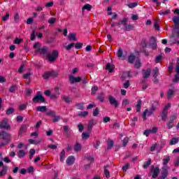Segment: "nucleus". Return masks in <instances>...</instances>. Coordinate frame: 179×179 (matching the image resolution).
<instances>
[{
  "label": "nucleus",
  "mask_w": 179,
  "mask_h": 179,
  "mask_svg": "<svg viewBox=\"0 0 179 179\" xmlns=\"http://www.w3.org/2000/svg\"><path fill=\"white\" fill-rule=\"evenodd\" d=\"M157 106H159V102H155V105H152L151 108H150L149 109H145L143 113V120H148V118H146L147 117H150V115H152L153 114V113H155L157 110Z\"/></svg>",
  "instance_id": "nucleus-2"
},
{
  "label": "nucleus",
  "mask_w": 179,
  "mask_h": 179,
  "mask_svg": "<svg viewBox=\"0 0 179 179\" xmlns=\"http://www.w3.org/2000/svg\"><path fill=\"white\" fill-rule=\"evenodd\" d=\"M17 156L20 157V159L24 157V156H26V151H24V150H20L17 152Z\"/></svg>",
  "instance_id": "nucleus-22"
},
{
  "label": "nucleus",
  "mask_w": 179,
  "mask_h": 179,
  "mask_svg": "<svg viewBox=\"0 0 179 179\" xmlns=\"http://www.w3.org/2000/svg\"><path fill=\"white\" fill-rule=\"evenodd\" d=\"M32 101L35 104H37V103H45V98L43 96V94H41V92H38L33 98Z\"/></svg>",
  "instance_id": "nucleus-4"
},
{
  "label": "nucleus",
  "mask_w": 179,
  "mask_h": 179,
  "mask_svg": "<svg viewBox=\"0 0 179 179\" xmlns=\"http://www.w3.org/2000/svg\"><path fill=\"white\" fill-rule=\"evenodd\" d=\"M128 61H129V64H134V61H135V55H134V54H131L129 56Z\"/></svg>",
  "instance_id": "nucleus-33"
},
{
  "label": "nucleus",
  "mask_w": 179,
  "mask_h": 179,
  "mask_svg": "<svg viewBox=\"0 0 179 179\" xmlns=\"http://www.w3.org/2000/svg\"><path fill=\"white\" fill-rule=\"evenodd\" d=\"M83 139H89L90 138V134L89 133H83Z\"/></svg>",
  "instance_id": "nucleus-50"
},
{
  "label": "nucleus",
  "mask_w": 179,
  "mask_h": 179,
  "mask_svg": "<svg viewBox=\"0 0 179 179\" xmlns=\"http://www.w3.org/2000/svg\"><path fill=\"white\" fill-rule=\"evenodd\" d=\"M69 80L71 85H73V83H79V82H82V77H75L72 75H70L69 76Z\"/></svg>",
  "instance_id": "nucleus-7"
},
{
  "label": "nucleus",
  "mask_w": 179,
  "mask_h": 179,
  "mask_svg": "<svg viewBox=\"0 0 179 179\" xmlns=\"http://www.w3.org/2000/svg\"><path fill=\"white\" fill-rule=\"evenodd\" d=\"M153 78H157L159 76V69L157 67H155L153 70Z\"/></svg>",
  "instance_id": "nucleus-32"
},
{
  "label": "nucleus",
  "mask_w": 179,
  "mask_h": 179,
  "mask_svg": "<svg viewBox=\"0 0 179 179\" xmlns=\"http://www.w3.org/2000/svg\"><path fill=\"white\" fill-rule=\"evenodd\" d=\"M73 47H75V43H70L69 45L67 46H64L65 50H66L67 51H69Z\"/></svg>",
  "instance_id": "nucleus-40"
},
{
  "label": "nucleus",
  "mask_w": 179,
  "mask_h": 179,
  "mask_svg": "<svg viewBox=\"0 0 179 179\" xmlns=\"http://www.w3.org/2000/svg\"><path fill=\"white\" fill-rule=\"evenodd\" d=\"M127 6L130 8H136V6H138V3L136 2H134V3H130L127 5Z\"/></svg>",
  "instance_id": "nucleus-47"
},
{
  "label": "nucleus",
  "mask_w": 179,
  "mask_h": 179,
  "mask_svg": "<svg viewBox=\"0 0 179 179\" xmlns=\"http://www.w3.org/2000/svg\"><path fill=\"white\" fill-rule=\"evenodd\" d=\"M76 107L78 110H85V106H83V103H78L76 105Z\"/></svg>",
  "instance_id": "nucleus-56"
},
{
  "label": "nucleus",
  "mask_w": 179,
  "mask_h": 179,
  "mask_svg": "<svg viewBox=\"0 0 179 179\" xmlns=\"http://www.w3.org/2000/svg\"><path fill=\"white\" fill-rule=\"evenodd\" d=\"M108 100L110 104H111V106H114L115 108H117V107H118V106L120 105V103H118V101H117V99L113 96H109Z\"/></svg>",
  "instance_id": "nucleus-8"
},
{
  "label": "nucleus",
  "mask_w": 179,
  "mask_h": 179,
  "mask_svg": "<svg viewBox=\"0 0 179 179\" xmlns=\"http://www.w3.org/2000/svg\"><path fill=\"white\" fill-rule=\"evenodd\" d=\"M8 173V166H3V169L0 171V177L5 176Z\"/></svg>",
  "instance_id": "nucleus-27"
},
{
  "label": "nucleus",
  "mask_w": 179,
  "mask_h": 179,
  "mask_svg": "<svg viewBox=\"0 0 179 179\" xmlns=\"http://www.w3.org/2000/svg\"><path fill=\"white\" fill-rule=\"evenodd\" d=\"M77 115L78 117H82L83 118H85V117H87L89 115V112L88 111L79 112Z\"/></svg>",
  "instance_id": "nucleus-21"
},
{
  "label": "nucleus",
  "mask_w": 179,
  "mask_h": 179,
  "mask_svg": "<svg viewBox=\"0 0 179 179\" xmlns=\"http://www.w3.org/2000/svg\"><path fill=\"white\" fill-rule=\"evenodd\" d=\"M150 44L152 50H156V48H157V44H156V38L155 37L150 38Z\"/></svg>",
  "instance_id": "nucleus-11"
},
{
  "label": "nucleus",
  "mask_w": 179,
  "mask_h": 179,
  "mask_svg": "<svg viewBox=\"0 0 179 179\" xmlns=\"http://www.w3.org/2000/svg\"><path fill=\"white\" fill-rule=\"evenodd\" d=\"M73 163H75V157L73 156L69 157L66 160V164L68 166H72Z\"/></svg>",
  "instance_id": "nucleus-12"
},
{
  "label": "nucleus",
  "mask_w": 179,
  "mask_h": 179,
  "mask_svg": "<svg viewBox=\"0 0 179 179\" xmlns=\"http://www.w3.org/2000/svg\"><path fill=\"white\" fill-rule=\"evenodd\" d=\"M179 138L178 137L173 138L170 141V145H176L178 143Z\"/></svg>",
  "instance_id": "nucleus-34"
},
{
  "label": "nucleus",
  "mask_w": 179,
  "mask_h": 179,
  "mask_svg": "<svg viewBox=\"0 0 179 179\" xmlns=\"http://www.w3.org/2000/svg\"><path fill=\"white\" fill-rule=\"evenodd\" d=\"M167 114H169V111L166 110H162L161 113V118L162 121H166L167 120Z\"/></svg>",
  "instance_id": "nucleus-15"
},
{
  "label": "nucleus",
  "mask_w": 179,
  "mask_h": 179,
  "mask_svg": "<svg viewBox=\"0 0 179 179\" xmlns=\"http://www.w3.org/2000/svg\"><path fill=\"white\" fill-rule=\"evenodd\" d=\"M59 53L57 50H53L51 54L48 55V59L50 62H52L58 58Z\"/></svg>",
  "instance_id": "nucleus-6"
},
{
  "label": "nucleus",
  "mask_w": 179,
  "mask_h": 179,
  "mask_svg": "<svg viewBox=\"0 0 179 179\" xmlns=\"http://www.w3.org/2000/svg\"><path fill=\"white\" fill-rule=\"evenodd\" d=\"M114 68H115L114 64H111L110 63H108L106 64V69L111 73L114 70Z\"/></svg>",
  "instance_id": "nucleus-19"
},
{
  "label": "nucleus",
  "mask_w": 179,
  "mask_h": 179,
  "mask_svg": "<svg viewBox=\"0 0 179 179\" xmlns=\"http://www.w3.org/2000/svg\"><path fill=\"white\" fill-rule=\"evenodd\" d=\"M173 82H174L175 83L179 82V74L175 75Z\"/></svg>",
  "instance_id": "nucleus-63"
},
{
  "label": "nucleus",
  "mask_w": 179,
  "mask_h": 179,
  "mask_svg": "<svg viewBox=\"0 0 179 179\" xmlns=\"http://www.w3.org/2000/svg\"><path fill=\"white\" fill-rule=\"evenodd\" d=\"M13 113H15V108H8L6 111L7 115H10V114H13Z\"/></svg>",
  "instance_id": "nucleus-39"
},
{
  "label": "nucleus",
  "mask_w": 179,
  "mask_h": 179,
  "mask_svg": "<svg viewBox=\"0 0 179 179\" xmlns=\"http://www.w3.org/2000/svg\"><path fill=\"white\" fill-rule=\"evenodd\" d=\"M36 111H39L40 113H45L47 111V106H39L36 107Z\"/></svg>",
  "instance_id": "nucleus-14"
},
{
  "label": "nucleus",
  "mask_w": 179,
  "mask_h": 179,
  "mask_svg": "<svg viewBox=\"0 0 179 179\" xmlns=\"http://www.w3.org/2000/svg\"><path fill=\"white\" fill-rule=\"evenodd\" d=\"M0 128L1 129H10V125L8 124V120L4 119L1 121Z\"/></svg>",
  "instance_id": "nucleus-9"
},
{
  "label": "nucleus",
  "mask_w": 179,
  "mask_h": 179,
  "mask_svg": "<svg viewBox=\"0 0 179 179\" xmlns=\"http://www.w3.org/2000/svg\"><path fill=\"white\" fill-rule=\"evenodd\" d=\"M141 106H142V101L138 100L137 102V105L136 106V110L137 113H139V111H141Z\"/></svg>",
  "instance_id": "nucleus-28"
},
{
  "label": "nucleus",
  "mask_w": 179,
  "mask_h": 179,
  "mask_svg": "<svg viewBox=\"0 0 179 179\" xmlns=\"http://www.w3.org/2000/svg\"><path fill=\"white\" fill-rule=\"evenodd\" d=\"M169 167H167L166 166H163L162 168V176L159 179H166L167 178V176H169Z\"/></svg>",
  "instance_id": "nucleus-10"
},
{
  "label": "nucleus",
  "mask_w": 179,
  "mask_h": 179,
  "mask_svg": "<svg viewBox=\"0 0 179 179\" xmlns=\"http://www.w3.org/2000/svg\"><path fill=\"white\" fill-rule=\"evenodd\" d=\"M46 115H50L51 117H55V111L54 110H49L46 113Z\"/></svg>",
  "instance_id": "nucleus-57"
},
{
  "label": "nucleus",
  "mask_w": 179,
  "mask_h": 179,
  "mask_svg": "<svg viewBox=\"0 0 179 179\" xmlns=\"http://www.w3.org/2000/svg\"><path fill=\"white\" fill-rule=\"evenodd\" d=\"M171 13V11L170 10H166L164 12L159 13V15H170Z\"/></svg>",
  "instance_id": "nucleus-62"
},
{
  "label": "nucleus",
  "mask_w": 179,
  "mask_h": 179,
  "mask_svg": "<svg viewBox=\"0 0 179 179\" xmlns=\"http://www.w3.org/2000/svg\"><path fill=\"white\" fill-rule=\"evenodd\" d=\"M160 173V169L159 167H156L154 169L153 174H152V178H157V176H159Z\"/></svg>",
  "instance_id": "nucleus-16"
},
{
  "label": "nucleus",
  "mask_w": 179,
  "mask_h": 179,
  "mask_svg": "<svg viewBox=\"0 0 179 179\" xmlns=\"http://www.w3.org/2000/svg\"><path fill=\"white\" fill-rule=\"evenodd\" d=\"M124 29L127 31H129L131 30H134V25L132 24H124Z\"/></svg>",
  "instance_id": "nucleus-30"
},
{
  "label": "nucleus",
  "mask_w": 179,
  "mask_h": 179,
  "mask_svg": "<svg viewBox=\"0 0 179 179\" xmlns=\"http://www.w3.org/2000/svg\"><path fill=\"white\" fill-rule=\"evenodd\" d=\"M97 90H99V87L97 86H94L92 88V94H96L97 92Z\"/></svg>",
  "instance_id": "nucleus-55"
},
{
  "label": "nucleus",
  "mask_w": 179,
  "mask_h": 179,
  "mask_svg": "<svg viewBox=\"0 0 179 179\" xmlns=\"http://www.w3.org/2000/svg\"><path fill=\"white\" fill-rule=\"evenodd\" d=\"M48 22L50 24H54V23L57 22V18L51 17L48 20Z\"/></svg>",
  "instance_id": "nucleus-49"
},
{
  "label": "nucleus",
  "mask_w": 179,
  "mask_h": 179,
  "mask_svg": "<svg viewBox=\"0 0 179 179\" xmlns=\"http://www.w3.org/2000/svg\"><path fill=\"white\" fill-rule=\"evenodd\" d=\"M27 131V126L25 124L21 126L19 131V135H22V134H25V132Z\"/></svg>",
  "instance_id": "nucleus-17"
},
{
  "label": "nucleus",
  "mask_w": 179,
  "mask_h": 179,
  "mask_svg": "<svg viewBox=\"0 0 179 179\" xmlns=\"http://www.w3.org/2000/svg\"><path fill=\"white\" fill-rule=\"evenodd\" d=\"M150 134H152V130H150V129L145 130L143 132V135H145V136H149V135H150Z\"/></svg>",
  "instance_id": "nucleus-58"
},
{
  "label": "nucleus",
  "mask_w": 179,
  "mask_h": 179,
  "mask_svg": "<svg viewBox=\"0 0 179 179\" xmlns=\"http://www.w3.org/2000/svg\"><path fill=\"white\" fill-rule=\"evenodd\" d=\"M134 66L137 69L141 68V60L139 59H136Z\"/></svg>",
  "instance_id": "nucleus-41"
},
{
  "label": "nucleus",
  "mask_w": 179,
  "mask_h": 179,
  "mask_svg": "<svg viewBox=\"0 0 179 179\" xmlns=\"http://www.w3.org/2000/svg\"><path fill=\"white\" fill-rule=\"evenodd\" d=\"M99 110L98 108H96L95 110L93 112V116L94 117H97L99 115Z\"/></svg>",
  "instance_id": "nucleus-61"
},
{
  "label": "nucleus",
  "mask_w": 179,
  "mask_h": 179,
  "mask_svg": "<svg viewBox=\"0 0 179 179\" xmlns=\"http://www.w3.org/2000/svg\"><path fill=\"white\" fill-rule=\"evenodd\" d=\"M113 146H114V141H113V140H109L108 141V150L111 149V148H113Z\"/></svg>",
  "instance_id": "nucleus-36"
},
{
  "label": "nucleus",
  "mask_w": 179,
  "mask_h": 179,
  "mask_svg": "<svg viewBox=\"0 0 179 179\" xmlns=\"http://www.w3.org/2000/svg\"><path fill=\"white\" fill-rule=\"evenodd\" d=\"M84 10H92V5L90 4H85L83 7V12Z\"/></svg>",
  "instance_id": "nucleus-31"
},
{
  "label": "nucleus",
  "mask_w": 179,
  "mask_h": 179,
  "mask_svg": "<svg viewBox=\"0 0 179 179\" xmlns=\"http://www.w3.org/2000/svg\"><path fill=\"white\" fill-rule=\"evenodd\" d=\"M51 77L50 75V71L45 72L43 75V79H48V78Z\"/></svg>",
  "instance_id": "nucleus-60"
},
{
  "label": "nucleus",
  "mask_w": 179,
  "mask_h": 179,
  "mask_svg": "<svg viewBox=\"0 0 179 179\" xmlns=\"http://www.w3.org/2000/svg\"><path fill=\"white\" fill-rule=\"evenodd\" d=\"M0 138L1 139H3V141H5V143L3 145H7V143H9V142L12 141V136L6 131H1L0 133Z\"/></svg>",
  "instance_id": "nucleus-5"
},
{
  "label": "nucleus",
  "mask_w": 179,
  "mask_h": 179,
  "mask_svg": "<svg viewBox=\"0 0 179 179\" xmlns=\"http://www.w3.org/2000/svg\"><path fill=\"white\" fill-rule=\"evenodd\" d=\"M82 47H83V43H77L75 45V48H76V50H80Z\"/></svg>",
  "instance_id": "nucleus-48"
},
{
  "label": "nucleus",
  "mask_w": 179,
  "mask_h": 179,
  "mask_svg": "<svg viewBox=\"0 0 179 179\" xmlns=\"http://www.w3.org/2000/svg\"><path fill=\"white\" fill-rule=\"evenodd\" d=\"M65 160V150H62L60 153V161L64 162Z\"/></svg>",
  "instance_id": "nucleus-37"
},
{
  "label": "nucleus",
  "mask_w": 179,
  "mask_h": 179,
  "mask_svg": "<svg viewBox=\"0 0 179 179\" xmlns=\"http://www.w3.org/2000/svg\"><path fill=\"white\" fill-rule=\"evenodd\" d=\"M110 121H111V118H110V117L106 116L103 117V122L104 124H107V122H110Z\"/></svg>",
  "instance_id": "nucleus-54"
},
{
  "label": "nucleus",
  "mask_w": 179,
  "mask_h": 179,
  "mask_svg": "<svg viewBox=\"0 0 179 179\" xmlns=\"http://www.w3.org/2000/svg\"><path fill=\"white\" fill-rule=\"evenodd\" d=\"M150 164H152V159H148V160L147 162H144L143 167L144 169H148V167H149V166H150Z\"/></svg>",
  "instance_id": "nucleus-29"
},
{
  "label": "nucleus",
  "mask_w": 179,
  "mask_h": 179,
  "mask_svg": "<svg viewBox=\"0 0 179 179\" xmlns=\"http://www.w3.org/2000/svg\"><path fill=\"white\" fill-rule=\"evenodd\" d=\"M154 27L155 30H160L159 22L158 20L154 22Z\"/></svg>",
  "instance_id": "nucleus-38"
},
{
  "label": "nucleus",
  "mask_w": 179,
  "mask_h": 179,
  "mask_svg": "<svg viewBox=\"0 0 179 179\" xmlns=\"http://www.w3.org/2000/svg\"><path fill=\"white\" fill-rule=\"evenodd\" d=\"M122 170L123 171H127V170H128V169H129V164L127 163L124 164V166H122Z\"/></svg>",
  "instance_id": "nucleus-64"
},
{
  "label": "nucleus",
  "mask_w": 179,
  "mask_h": 179,
  "mask_svg": "<svg viewBox=\"0 0 179 179\" xmlns=\"http://www.w3.org/2000/svg\"><path fill=\"white\" fill-rule=\"evenodd\" d=\"M177 117H178V115L177 113L173 114L172 116L170 117L169 121L173 122L175 120H177Z\"/></svg>",
  "instance_id": "nucleus-43"
},
{
  "label": "nucleus",
  "mask_w": 179,
  "mask_h": 179,
  "mask_svg": "<svg viewBox=\"0 0 179 179\" xmlns=\"http://www.w3.org/2000/svg\"><path fill=\"white\" fill-rule=\"evenodd\" d=\"M150 69H148L147 70H143V76L145 79L148 78L149 76H150Z\"/></svg>",
  "instance_id": "nucleus-13"
},
{
  "label": "nucleus",
  "mask_w": 179,
  "mask_h": 179,
  "mask_svg": "<svg viewBox=\"0 0 179 179\" xmlns=\"http://www.w3.org/2000/svg\"><path fill=\"white\" fill-rule=\"evenodd\" d=\"M81 82L83 83V85H86V83H88L87 77L86 76L81 77Z\"/></svg>",
  "instance_id": "nucleus-59"
},
{
  "label": "nucleus",
  "mask_w": 179,
  "mask_h": 179,
  "mask_svg": "<svg viewBox=\"0 0 179 179\" xmlns=\"http://www.w3.org/2000/svg\"><path fill=\"white\" fill-rule=\"evenodd\" d=\"M122 54V50H121V48H119L117 52V55L118 58H121L122 61H124L125 59V56H123Z\"/></svg>",
  "instance_id": "nucleus-18"
},
{
  "label": "nucleus",
  "mask_w": 179,
  "mask_h": 179,
  "mask_svg": "<svg viewBox=\"0 0 179 179\" xmlns=\"http://www.w3.org/2000/svg\"><path fill=\"white\" fill-rule=\"evenodd\" d=\"M62 100L67 103H72V98L67 96H62Z\"/></svg>",
  "instance_id": "nucleus-26"
},
{
  "label": "nucleus",
  "mask_w": 179,
  "mask_h": 179,
  "mask_svg": "<svg viewBox=\"0 0 179 179\" xmlns=\"http://www.w3.org/2000/svg\"><path fill=\"white\" fill-rule=\"evenodd\" d=\"M41 47V45L40 43L36 42L34 45V48L36 50H35V54H40L41 55H44L45 54H48V48L47 46H44L42 48H40Z\"/></svg>",
  "instance_id": "nucleus-3"
},
{
  "label": "nucleus",
  "mask_w": 179,
  "mask_h": 179,
  "mask_svg": "<svg viewBox=\"0 0 179 179\" xmlns=\"http://www.w3.org/2000/svg\"><path fill=\"white\" fill-rule=\"evenodd\" d=\"M128 104H129V101L128 99H123L122 103V107L125 108V107H127Z\"/></svg>",
  "instance_id": "nucleus-42"
},
{
  "label": "nucleus",
  "mask_w": 179,
  "mask_h": 179,
  "mask_svg": "<svg viewBox=\"0 0 179 179\" xmlns=\"http://www.w3.org/2000/svg\"><path fill=\"white\" fill-rule=\"evenodd\" d=\"M82 150V145L79 144V143H76L74 145L75 152H80Z\"/></svg>",
  "instance_id": "nucleus-24"
},
{
  "label": "nucleus",
  "mask_w": 179,
  "mask_h": 179,
  "mask_svg": "<svg viewBox=\"0 0 179 179\" xmlns=\"http://www.w3.org/2000/svg\"><path fill=\"white\" fill-rule=\"evenodd\" d=\"M174 127V122L169 120V122L167 123V127L169 129H171Z\"/></svg>",
  "instance_id": "nucleus-53"
},
{
  "label": "nucleus",
  "mask_w": 179,
  "mask_h": 179,
  "mask_svg": "<svg viewBox=\"0 0 179 179\" xmlns=\"http://www.w3.org/2000/svg\"><path fill=\"white\" fill-rule=\"evenodd\" d=\"M128 142H129V138H124L123 140H122V146L125 147L127 146V145L128 144Z\"/></svg>",
  "instance_id": "nucleus-46"
},
{
  "label": "nucleus",
  "mask_w": 179,
  "mask_h": 179,
  "mask_svg": "<svg viewBox=\"0 0 179 179\" xmlns=\"http://www.w3.org/2000/svg\"><path fill=\"white\" fill-rule=\"evenodd\" d=\"M109 167L110 166L108 165L104 166V174L106 178H108V177H110V171H108Z\"/></svg>",
  "instance_id": "nucleus-25"
},
{
  "label": "nucleus",
  "mask_w": 179,
  "mask_h": 179,
  "mask_svg": "<svg viewBox=\"0 0 179 179\" xmlns=\"http://www.w3.org/2000/svg\"><path fill=\"white\" fill-rule=\"evenodd\" d=\"M94 125V120H91L88 123V131H92V128Z\"/></svg>",
  "instance_id": "nucleus-35"
},
{
  "label": "nucleus",
  "mask_w": 179,
  "mask_h": 179,
  "mask_svg": "<svg viewBox=\"0 0 179 179\" xmlns=\"http://www.w3.org/2000/svg\"><path fill=\"white\" fill-rule=\"evenodd\" d=\"M172 20L174 23L172 38H179V17H173Z\"/></svg>",
  "instance_id": "nucleus-1"
},
{
  "label": "nucleus",
  "mask_w": 179,
  "mask_h": 179,
  "mask_svg": "<svg viewBox=\"0 0 179 179\" xmlns=\"http://www.w3.org/2000/svg\"><path fill=\"white\" fill-rule=\"evenodd\" d=\"M176 90H169L167 93L168 99H173Z\"/></svg>",
  "instance_id": "nucleus-23"
},
{
  "label": "nucleus",
  "mask_w": 179,
  "mask_h": 179,
  "mask_svg": "<svg viewBox=\"0 0 179 179\" xmlns=\"http://www.w3.org/2000/svg\"><path fill=\"white\" fill-rule=\"evenodd\" d=\"M136 122H138V117H134L131 120V127H135Z\"/></svg>",
  "instance_id": "nucleus-45"
},
{
  "label": "nucleus",
  "mask_w": 179,
  "mask_h": 179,
  "mask_svg": "<svg viewBox=\"0 0 179 179\" xmlns=\"http://www.w3.org/2000/svg\"><path fill=\"white\" fill-rule=\"evenodd\" d=\"M9 16H10L9 13L8 12L6 13V15L2 17L1 20H3V22H6V20L9 19Z\"/></svg>",
  "instance_id": "nucleus-44"
},
{
  "label": "nucleus",
  "mask_w": 179,
  "mask_h": 179,
  "mask_svg": "<svg viewBox=\"0 0 179 179\" xmlns=\"http://www.w3.org/2000/svg\"><path fill=\"white\" fill-rule=\"evenodd\" d=\"M23 41V39L22 38H15V39L14 40V44H20Z\"/></svg>",
  "instance_id": "nucleus-52"
},
{
  "label": "nucleus",
  "mask_w": 179,
  "mask_h": 179,
  "mask_svg": "<svg viewBox=\"0 0 179 179\" xmlns=\"http://www.w3.org/2000/svg\"><path fill=\"white\" fill-rule=\"evenodd\" d=\"M49 73L52 78H57V76H58V73H57V71H49Z\"/></svg>",
  "instance_id": "nucleus-51"
},
{
  "label": "nucleus",
  "mask_w": 179,
  "mask_h": 179,
  "mask_svg": "<svg viewBox=\"0 0 179 179\" xmlns=\"http://www.w3.org/2000/svg\"><path fill=\"white\" fill-rule=\"evenodd\" d=\"M68 38L70 41H76V34L74 33L69 34Z\"/></svg>",
  "instance_id": "nucleus-20"
}]
</instances>
